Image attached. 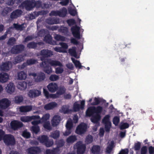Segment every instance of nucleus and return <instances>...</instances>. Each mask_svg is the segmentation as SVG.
I'll return each instance as SVG.
<instances>
[{"instance_id":"obj_1","label":"nucleus","mask_w":154,"mask_h":154,"mask_svg":"<svg viewBox=\"0 0 154 154\" xmlns=\"http://www.w3.org/2000/svg\"><path fill=\"white\" fill-rule=\"evenodd\" d=\"M53 55V52L48 49H43L40 52V60L42 62L40 63L39 65L43 68L44 72L48 74L52 73L51 66H63V64L58 60L51 59H46L47 58L51 57Z\"/></svg>"},{"instance_id":"obj_2","label":"nucleus","mask_w":154,"mask_h":154,"mask_svg":"<svg viewBox=\"0 0 154 154\" xmlns=\"http://www.w3.org/2000/svg\"><path fill=\"white\" fill-rule=\"evenodd\" d=\"M110 117L109 115H107L104 117L102 120L103 123L104 125L105 130L107 132L109 131L112 125L110 121Z\"/></svg>"},{"instance_id":"obj_3","label":"nucleus","mask_w":154,"mask_h":154,"mask_svg":"<svg viewBox=\"0 0 154 154\" xmlns=\"http://www.w3.org/2000/svg\"><path fill=\"white\" fill-rule=\"evenodd\" d=\"M3 141L5 144L8 146L14 145L15 143L14 137L11 134H6Z\"/></svg>"},{"instance_id":"obj_4","label":"nucleus","mask_w":154,"mask_h":154,"mask_svg":"<svg viewBox=\"0 0 154 154\" xmlns=\"http://www.w3.org/2000/svg\"><path fill=\"white\" fill-rule=\"evenodd\" d=\"M87 129V125L84 123H82L76 127L75 132L79 135H82L85 133Z\"/></svg>"},{"instance_id":"obj_5","label":"nucleus","mask_w":154,"mask_h":154,"mask_svg":"<svg viewBox=\"0 0 154 154\" xmlns=\"http://www.w3.org/2000/svg\"><path fill=\"white\" fill-rule=\"evenodd\" d=\"M24 46L23 45H16L14 46L11 48V51L13 54H18L20 53L24 50Z\"/></svg>"},{"instance_id":"obj_6","label":"nucleus","mask_w":154,"mask_h":154,"mask_svg":"<svg viewBox=\"0 0 154 154\" xmlns=\"http://www.w3.org/2000/svg\"><path fill=\"white\" fill-rule=\"evenodd\" d=\"M21 5L25 7L26 10H30L34 7L36 5L35 2L26 0L23 2L21 4Z\"/></svg>"},{"instance_id":"obj_7","label":"nucleus","mask_w":154,"mask_h":154,"mask_svg":"<svg viewBox=\"0 0 154 154\" xmlns=\"http://www.w3.org/2000/svg\"><path fill=\"white\" fill-rule=\"evenodd\" d=\"M23 123L20 121L14 120L10 123V126L11 129L14 131L17 130L18 129L22 127Z\"/></svg>"},{"instance_id":"obj_8","label":"nucleus","mask_w":154,"mask_h":154,"mask_svg":"<svg viewBox=\"0 0 154 154\" xmlns=\"http://www.w3.org/2000/svg\"><path fill=\"white\" fill-rule=\"evenodd\" d=\"M77 148V154H84L86 146L85 144H82L81 142H77L75 144Z\"/></svg>"},{"instance_id":"obj_9","label":"nucleus","mask_w":154,"mask_h":154,"mask_svg":"<svg viewBox=\"0 0 154 154\" xmlns=\"http://www.w3.org/2000/svg\"><path fill=\"white\" fill-rule=\"evenodd\" d=\"M80 28L77 25L72 26L71 29L72 33L75 38L80 39L81 38L80 31Z\"/></svg>"},{"instance_id":"obj_10","label":"nucleus","mask_w":154,"mask_h":154,"mask_svg":"<svg viewBox=\"0 0 154 154\" xmlns=\"http://www.w3.org/2000/svg\"><path fill=\"white\" fill-rule=\"evenodd\" d=\"M11 102L8 99L3 98L0 100V108L5 109L7 108L10 105Z\"/></svg>"},{"instance_id":"obj_11","label":"nucleus","mask_w":154,"mask_h":154,"mask_svg":"<svg viewBox=\"0 0 154 154\" xmlns=\"http://www.w3.org/2000/svg\"><path fill=\"white\" fill-rule=\"evenodd\" d=\"M85 100H83L81 102V104L78 103L77 102H75L73 104V110L74 112H78L80 109H83L85 105Z\"/></svg>"},{"instance_id":"obj_12","label":"nucleus","mask_w":154,"mask_h":154,"mask_svg":"<svg viewBox=\"0 0 154 154\" xmlns=\"http://www.w3.org/2000/svg\"><path fill=\"white\" fill-rule=\"evenodd\" d=\"M40 118V116H26L21 117V120L23 122H26L31 121L32 120L38 119Z\"/></svg>"},{"instance_id":"obj_13","label":"nucleus","mask_w":154,"mask_h":154,"mask_svg":"<svg viewBox=\"0 0 154 154\" xmlns=\"http://www.w3.org/2000/svg\"><path fill=\"white\" fill-rule=\"evenodd\" d=\"M22 11L21 10L17 9L13 11L11 13L10 18L11 19H16L19 17L22 14Z\"/></svg>"},{"instance_id":"obj_14","label":"nucleus","mask_w":154,"mask_h":154,"mask_svg":"<svg viewBox=\"0 0 154 154\" xmlns=\"http://www.w3.org/2000/svg\"><path fill=\"white\" fill-rule=\"evenodd\" d=\"M11 64V62L9 61L2 62L0 66V70L1 71L8 72L10 69Z\"/></svg>"},{"instance_id":"obj_15","label":"nucleus","mask_w":154,"mask_h":154,"mask_svg":"<svg viewBox=\"0 0 154 154\" xmlns=\"http://www.w3.org/2000/svg\"><path fill=\"white\" fill-rule=\"evenodd\" d=\"M47 88L50 92L54 93L57 90L58 86L56 83L51 82L48 85Z\"/></svg>"},{"instance_id":"obj_16","label":"nucleus","mask_w":154,"mask_h":154,"mask_svg":"<svg viewBox=\"0 0 154 154\" xmlns=\"http://www.w3.org/2000/svg\"><path fill=\"white\" fill-rule=\"evenodd\" d=\"M41 94L40 91L37 89L30 90L28 93V95L30 98H34L40 95Z\"/></svg>"},{"instance_id":"obj_17","label":"nucleus","mask_w":154,"mask_h":154,"mask_svg":"<svg viewBox=\"0 0 154 154\" xmlns=\"http://www.w3.org/2000/svg\"><path fill=\"white\" fill-rule=\"evenodd\" d=\"M28 154H38L41 152L40 148L37 146L31 147L28 149Z\"/></svg>"},{"instance_id":"obj_18","label":"nucleus","mask_w":154,"mask_h":154,"mask_svg":"<svg viewBox=\"0 0 154 154\" xmlns=\"http://www.w3.org/2000/svg\"><path fill=\"white\" fill-rule=\"evenodd\" d=\"M52 37L49 34H48L45 35L44 38V40L47 43L50 45H56V42L52 41Z\"/></svg>"},{"instance_id":"obj_19","label":"nucleus","mask_w":154,"mask_h":154,"mask_svg":"<svg viewBox=\"0 0 154 154\" xmlns=\"http://www.w3.org/2000/svg\"><path fill=\"white\" fill-rule=\"evenodd\" d=\"M61 120L60 116L57 115L54 116L51 120V124L53 127H56L59 124Z\"/></svg>"},{"instance_id":"obj_20","label":"nucleus","mask_w":154,"mask_h":154,"mask_svg":"<svg viewBox=\"0 0 154 154\" xmlns=\"http://www.w3.org/2000/svg\"><path fill=\"white\" fill-rule=\"evenodd\" d=\"M59 20L56 18L49 17L46 20V22L49 24L52 25L58 24L59 23Z\"/></svg>"},{"instance_id":"obj_21","label":"nucleus","mask_w":154,"mask_h":154,"mask_svg":"<svg viewBox=\"0 0 154 154\" xmlns=\"http://www.w3.org/2000/svg\"><path fill=\"white\" fill-rule=\"evenodd\" d=\"M45 78V75L44 73L40 72L37 74V77L35 78V82H41L44 81Z\"/></svg>"},{"instance_id":"obj_22","label":"nucleus","mask_w":154,"mask_h":154,"mask_svg":"<svg viewBox=\"0 0 154 154\" xmlns=\"http://www.w3.org/2000/svg\"><path fill=\"white\" fill-rule=\"evenodd\" d=\"M93 100V102L91 103V105L92 106L97 105L102 102L103 103H105L106 102V101L105 100L99 97H95Z\"/></svg>"},{"instance_id":"obj_23","label":"nucleus","mask_w":154,"mask_h":154,"mask_svg":"<svg viewBox=\"0 0 154 154\" xmlns=\"http://www.w3.org/2000/svg\"><path fill=\"white\" fill-rule=\"evenodd\" d=\"M7 92L10 94H11L14 91L15 86L12 82H10L7 85L6 87Z\"/></svg>"},{"instance_id":"obj_24","label":"nucleus","mask_w":154,"mask_h":154,"mask_svg":"<svg viewBox=\"0 0 154 154\" xmlns=\"http://www.w3.org/2000/svg\"><path fill=\"white\" fill-rule=\"evenodd\" d=\"M27 77L26 71H22L18 73V79L19 80H25Z\"/></svg>"},{"instance_id":"obj_25","label":"nucleus","mask_w":154,"mask_h":154,"mask_svg":"<svg viewBox=\"0 0 154 154\" xmlns=\"http://www.w3.org/2000/svg\"><path fill=\"white\" fill-rule=\"evenodd\" d=\"M57 104L54 102L49 103L45 105L44 108L46 110H49L52 109L56 107Z\"/></svg>"},{"instance_id":"obj_26","label":"nucleus","mask_w":154,"mask_h":154,"mask_svg":"<svg viewBox=\"0 0 154 154\" xmlns=\"http://www.w3.org/2000/svg\"><path fill=\"white\" fill-rule=\"evenodd\" d=\"M100 150V147L97 145H93L91 149V152L93 154H99Z\"/></svg>"},{"instance_id":"obj_27","label":"nucleus","mask_w":154,"mask_h":154,"mask_svg":"<svg viewBox=\"0 0 154 154\" xmlns=\"http://www.w3.org/2000/svg\"><path fill=\"white\" fill-rule=\"evenodd\" d=\"M8 74L6 73H0V82L5 83L8 80Z\"/></svg>"},{"instance_id":"obj_28","label":"nucleus","mask_w":154,"mask_h":154,"mask_svg":"<svg viewBox=\"0 0 154 154\" xmlns=\"http://www.w3.org/2000/svg\"><path fill=\"white\" fill-rule=\"evenodd\" d=\"M101 118V116L98 114H95L92 116L91 120L92 122L97 123L100 120Z\"/></svg>"},{"instance_id":"obj_29","label":"nucleus","mask_w":154,"mask_h":154,"mask_svg":"<svg viewBox=\"0 0 154 154\" xmlns=\"http://www.w3.org/2000/svg\"><path fill=\"white\" fill-rule=\"evenodd\" d=\"M69 106L66 105H63L62 106L61 109L60 110L61 112H63L64 114H68L70 113L72 111V110L69 109Z\"/></svg>"},{"instance_id":"obj_30","label":"nucleus","mask_w":154,"mask_h":154,"mask_svg":"<svg viewBox=\"0 0 154 154\" xmlns=\"http://www.w3.org/2000/svg\"><path fill=\"white\" fill-rule=\"evenodd\" d=\"M32 107L31 106H21L20 107V111L21 112H26L32 110Z\"/></svg>"},{"instance_id":"obj_31","label":"nucleus","mask_w":154,"mask_h":154,"mask_svg":"<svg viewBox=\"0 0 154 154\" xmlns=\"http://www.w3.org/2000/svg\"><path fill=\"white\" fill-rule=\"evenodd\" d=\"M95 107L94 106L89 107L86 111V115L89 116L93 115L95 113Z\"/></svg>"},{"instance_id":"obj_32","label":"nucleus","mask_w":154,"mask_h":154,"mask_svg":"<svg viewBox=\"0 0 154 154\" xmlns=\"http://www.w3.org/2000/svg\"><path fill=\"white\" fill-rule=\"evenodd\" d=\"M77 140L75 135H71L68 137L66 140V142L69 143H72L75 142Z\"/></svg>"},{"instance_id":"obj_33","label":"nucleus","mask_w":154,"mask_h":154,"mask_svg":"<svg viewBox=\"0 0 154 154\" xmlns=\"http://www.w3.org/2000/svg\"><path fill=\"white\" fill-rule=\"evenodd\" d=\"M38 140L40 143L45 144L48 140V137L47 135H42L39 136L38 138Z\"/></svg>"},{"instance_id":"obj_34","label":"nucleus","mask_w":154,"mask_h":154,"mask_svg":"<svg viewBox=\"0 0 154 154\" xmlns=\"http://www.w3.org/2000/svg\"><path fill=\"white\" fill-rule=\"evenodd\" d=\"M67 13V10L66 8L64 7H63L59 11V17H64L66 15Z\"/></svg>"},{"instance_id":"obj_35","label":"nucleus","mask_w":154,"mask_h":154,"mask_svg":"<svg viewBox=\"0 0 154 154\" xmlns=\"http://www.w3.org/2000/svg\"><path fill=\"white\" fill-rule=\"evenodd\" d=\"M24 60L23 56L21 54L15 57L14 63L15 64L18 63L23 60Z\"/></svg>"},{"instance_id":"obj_36","label":"nucleus","mask_w":154,"mask_h":154,"mask_svg":"<svg viewBox=\"0 0 154 154\" xmlns=\"http://www.w3.org/2000/svg\"><path fill=\"white\" fill-rule=\"evenodd\" d=\"M60 135V131L57 130L54 131L51 133V137L54 139H57L59 138Z\"/></svg>"},{"instance_id":"obj_37","label":"nucleus","mask_w":154,"mask_h":154,"mask_svg":"<svg viewBox=\"0 0 154 154\" xmlns=\"http://www.w3.org/2000/svg\"><path fill=\"white\" fill-rule=\"evenodd\" d=\"M57 92L60 95L64 94L66 91V89L63 86H60L58 87Z\"/></svg>"},{"instance_id":"obj_38","label":"nucleus","mask_w":154,"mask_h":154,"mask_svg":"<svg viewBox=\"0 0 154 154\" xmlns=\"http://www.w3.org/2000/svg\"><path fill=\"white\" fill-rule=\"evenodd\" d=\"M50 115L49 113H47L43 115L42 118L40 120H41V123H42L45 122H47L48 120L49 119Z\"/></svg>"},{"instance_id":"obj_39","label":"nucleus","mask_w":154,"mask_h":154,"mask_svg":"<svg viewBox=\"0 0 154 154\" xmlns=\"http://www.w3.org/2000/svg\"><path fill=\"white\" fill-rule=\"evenodd\" d=\"M27 47L29 49H36L37 47L36 42H32L29 43L27 45Z\"/></svg>"},{"instance_id":"obj_40","label":"nucleus","mask_w":154,"mask_h":154,"mask_svg":"<svg viewBox=\"0 0 154 154\" xmlns=\"http://www.w3.org/2000/svg\"><path fill=\"white\" fill-rule=\"evenodd\" d=\"M16 40L14 37H10L8 40L7 44L10 46H13L15 43Z\"/></svg>"},{"instance_id":"obj_41","label":"nucleus","mask_w":154,"mask_h":154,"mask_svg":"<svg viewBox=\"0 0 154 154\" xmlns=\"http://www.w3.org/2000/svg\"><path fill=\"white\" fill-rule=\"evenodd\" d=\"M56 144L58 147H61L64 146L65 142L63 139L57 140L55 142Z\"/></svg>"},{"instance_id":"obj_42","label":"nucleus","mask_w":154,"mask_h":154,"mask_svg":"<svg viewBox=\"0 0 154 154\" xmlns=\"http://www.w3.org/2000/svg\"><path fill=\"white\" fill-rule=\"evenodd\" d=\"M59 31L60 32L63 33L65 35L67 34L68 33V28L65 26H61L59 29Z\"/></svg>"},{"instance_id":"obj_43","label":"nucleus","mask_w":154,"mask_h":154,"mask_svg":"<svg viewBox=\"0 0 154 154\" xmlns=\"http://www.w3.org/2000/svg\"><path fill=\"white\" fill-rule=\"evenodd\" d=\"M31 130L33 133L37 134L40 131V127L39 126H32Z\"/></svg>"},{"instance_id":"obj_44","label":"nucleus","mask_w":154,"mask_h":154,"mask_svg":"<svg viewBox=\"0 0 154 154\" xmlns=\"http://www.w3.org/2000/svg\"><path fill=\"white\" fill-rule=\"evenodd\" d=\"M93 138L91 135L88 134L87 135L85 139V142L87 144H89L91 143L93 140Z\"/></svg>"},{"instance_id":"obj_45","label":"nucleus","mask_w":154,"mask_h":154,"mask_svg":"<svg viewBox=\"0 0 154 154\" xmlns=\"http://www.w3.org/2000/svg\"><path fill=\"white\" fill-rule=\"evenodd\" d=\"M23 98L22 96H16L15 97L14 102L16 103H20L22 102Z\"/></svg>"},{"instance_id":"obj_46","label":"nucleus","mask_w":154,"mask_h":154,"mask_svg":"<svg viewBox=\"0 0 154 154\" xmlns=\"http://www.w3.org/2000/svg\"><path fill=\"white\" fill-rule=\"evenodd\" d=\"M114 143L112 142L111 144H109L106 149V152L107 153H110L113 148Z\"/></svg>"},{"instance_id":"obj_47","label":"nucleus","mask_w":154,"mask_h":154,"mask_svg":"<svg viewBox=\"0 0 154 154\" xmlns=\"http://www.w3.org/2000/svg\"><path fill=\"white\" fill-rule=\"evenodd\" d=\"M120 122V118L119 116H115L113 119V123L116 126L118 125Z\"/></svg>"},{"instance_id":"obj_48","label":"nucleus","mask_w":154,"mask_h":154,"mask_svg":"<svg viewBox=\"0 0 154 154\" xmlns=\"http://www.w3.org/2000/svg\"><path fill=\"white\" fill-rule=\"evenodd\" d=\"M44 124L43 125V126L46 129L50 130L51 129V128L50 125V123L49 121H48L47 122H44Z\"/></svg>"},{"instance_id":"obj_49","label":"nucleus","mask_w":154,"mask_h":154,"mask_svg":"<svg viewBox=\"0 0 154 154\" xmlns=\"http://www.w3.org/2000/svg\"><path fill=\"white\" fill-rule=\"evenodd\" d=\"M38 61L37 60L33 59H30L27 60V63L28 65H31L36 63Z\"/></svg>"},{"instance_id":"obj_50","label":"nucleus","mask_w":154,"mask_h":154,"mask_svg":"<svg viewBox=\"0 0 154 154\" xmlns=\"http://www.w3.org/2000/svg\"><path fill=\"white\" fill-rule=\"evenodd\" d=\"M68 52L72 56H73L75 57H76L77 56V53L75 48H74L69 49L68 50Z\"/></svg>"},{"instance_id":"obj_51","label":"nucleus","mask_w":154,"mask_h":154,"mask_svg":"<svg viewBox=\"0 0 154 154\" xmlns=\"http://www.w3.org/2000/svg\"><path fill=\"white\" fill-rule=\"evenodd\" d=\"M103 107L100 106H98L95 108V113L96 114H98L100 115L103 110Z\"/></svg>"},{"instance_id":"obj_52","label":"nucleus","mask_w":154,"mask_h":154,"mask_svg":"<svg viewBox=\"0 0 154 154\" xmlns=\"http://www.w3.org/2000/svg\"><path fill=\"white\" fill-rule=\"evenodd\" d=\"M59 79V77L58 75L54 74L51 75L49 78V80L51 81H55Z\"/></svg>"},{"instance_id":"obj_53","label":"nucleus","mask_w":154,"mask_h":154,"mask_svg":"<svg viewBox=\"0 0 154 154\" xmlns=\"http://www.w3.org/2000/svg\"><path fill=\"white\" fill-rule=\"evenodd\" d=\"M54 38L57 41H64L65 40V37L59 35H56L54 36Z\"/></svg>"},{"instance_id":"obj_54","label":"nucleus","mask_w":154,"mask_h":154,"mask_svg":"<svg viewBox=\"0 0 154 154\" xmlns=\"http://www.w3.org/2000/svg\"><path fill=\"white\" fill-rule=\"evenodd\" d=\"M59 66V67H57L55 68V72L57 74H61L64 71L63 69L62 68L63 66V65L62 66Z\"/></svg>"},{"instance_id":"obj_55","label":"nucleus","mask_w":154,"mask_h":154,"mask_svg":"<svg viewBox=\"0 0 154 154\" xmlns=\"http://www.w3.org/2000/svg\"><path fill=\"white\" fill-rule=\"evenodd\" d=\"M22 136L24 137L29 138H30L31 136L30 133L28 132L27 130H24L22 133Z\"/></svg>"},{"instance_id":"obj_56","label":"nucleus","mask_w":154,"mask_h":154,"mask_svg":"<svg viewBox=\"0 0 154 154\" xmlns=\"http://www.w3.org/2000/svg\"><path fill=\"white\" fill-rule=\"evenodd\" d=\"M141 143L140 142H137L134 144V149L136 151L139 150L141 148Z\"/></svg>"},{"instance_id":"obj_57","label":"nucleus","mask_w":154,"mask_h":154,"mask_svg":"<svg viewBox=\"0 0 154 154\" xmlns=\"http://www.w3.org/2000/svg\"><path fill=\"white\" fill-rule=\"evenodd\" d=\"M14 27L16 29L21 30L23 29V25H19L18 24L14 23L13 24Z\"/></svg>"},{"instance_id":"obj_58","label":"nucleus","mask_w":154,"mask_h":154,"mask_svg":"<svg viewBox=\"0 0 154 154\" xmlns=\"http://www.w3.org/2000/svg\"><path fill=\"white\" fill-rule=\"evenodd\" d=\"M19 85L22 88V89L23 90H25L27 88V83L25 82H20Z\"/></svg>"},{"instance_id":"obj_59","label":"nucleus","mask_w":154,"mask_h":154,"mask_svg":"<svg viewBox=\"0 0 154 154\" xmlns=\"http://www.w3.org/2000/svg\"><path fill=\"white\" fill-rule=\"evenodd\" d=\"M129 126V125L128 123H124L120 125V129L123 130L128 128Z\"/></svg>"},{"instance_id":"obj_60","label":"nucleus","mask_w":154,"mask_h":154,"mask_svg":"<svg viewBox=\"0 0 154 154\" xmlns=\"http://www.w3.org/2000/svg\"><path fill=\"white\" fill-rule=\"evenodd\" d=\"M67 23L69 26H71L75 24L76 22L73 19H68L67 20Z\"/></svg>"},{"instance_id":"obj_61","label":"nucleus","mask_w":154,"mask_h":154,"mask_svg":"<svg viewBox=\"0 0 154 154\" xmlns=\"http://www.w3.org/2000/svg\"><path fill=\"white\" fill-rule=\"evenodd\" d=\"M73 126L72 123L71 121H68L66 125V128L72 129Z\"/></svg>"},{"instance_id":"obj_62","label":"nucleus","mask_w":154,"mask_h":154,"mask_svg":"<svg viewBox=\"0 0 154 154\" xmlns=\"http://www.w3.org/2000/svg\"><path fill=\"white\" fill-rule=\"evenodd\" d=\"M54 144V141L53 140H48L47 142H45V144L47 147H49L51 146Z\"/></svg>"},{"instance_id":"obj_63","label":"nucleus","mask_w":154,"mask_h":154,"mask_svg":"<svg viewBox=\"0 0 154 154\" xmlns=\"http://www.w3.org/2000/svg\"><path fill=\"white\" fill-rule=\"evenodd\" d=\"M68 12L72 16H75L77 14V12L74 9L71 8L69 9L68 10Z\"/></svg>"},{"instance_id":"obj_64","label":"nucleus","mask_w":154,"mask_h":154,"mask_svg":"<svg viewBox=\"0 0 154 154\" xmlns=\"http://www.w3.org/2000/svg\"><path fill=\"white\" fill-rule=\"evenodd\" d=\"M147 152V147L146 146H143L141 149V154H146Z\"/></svg>"}]
</instances>
